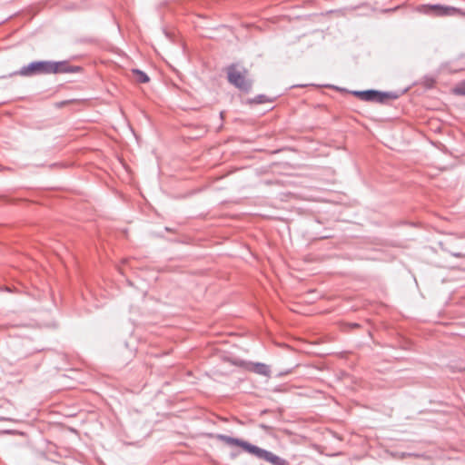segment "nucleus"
I'll return each instance as SVG.
<instances>
[{
  "label": "nucleus",
  "instance_id": "20e7f679",
  "mask_svg": "<svg viewBox=\"0 0 465 465\" xmlns=\"http://www.w3.org/2000/svg\"><path fill=\"white\" fill-rule=\"evenodd\" d=\"M428 8L434 12L437 15H461L462 12L456 7L453 6H444V5H430Z\"/></svg>",
  "mask_w": 465,
  "mask_h": 465
},
{
  "label": "nucleus",
  "instance_id": "f03ea898",
  "mask_svg": "<svg viewBox=\"0 0 465 465\" xmlns=\"http://www.w3.org/2000/svg\"><path fill=\"white\" fill-rule=\"evenodd\" d=\"M228 79L231 84L240 89L248 90L250 88V83L246 79L245 70L241 71L236 66H231L228 69Z\"/></svg>",
  "mask_w": 465,
  "mask_h": 465
},
{
  "label": "nucleus",
  "instance_id": "0eeeda50",
  "mask_svg": "<svg viewBox=\"0 0 465 465\" xmlns=\"http://www.w3.org/2000/svg\"><path fill=\"white\" fill-rule=\"evenodd\" d=\"M251 371L253 372L263 375V376H269L270 375V369L266 364L263 363H254L251 367Z\"/></svg>",
  "mask_w": 465,
  "mask_h": 465
},
{
  "label": "nucleus",
  "instance_id": "6e6552de",
  "mask_svg": "<svg viewBox=\"0 0 465 465\" xmlns=\"http://www.w3.org/2000/svg\"><path fill=\"white\" fill-rule=\"evenodd\" d=\"M133 72V74L134 76L135 77V80L139 83H148L149 82V77L146 74H144L143 72L140 71V70H137V69H134L132 71Z\"/></svg>",
  "mask_w": 465,
  "mask_h": 465
},
{
  "label": "nucleus",
  "instance_id": "7ed1b4c3",
  "mask_svg": "<svg viewBox=\"0 0 465 465\" xmlns=\"http://www.w3.org/2000/svg\"><path fill=\"white\" fill-rule=\"evenodd\" d=\"M249 453L255 455L256 457L264 460L272 464L278 465L280 464L281 459L274 455L273 453L267 451L265 450H262L259 447H256L254 445H251Z\"/></svg>",
  "mask_w": 465,
  "mask_h": 465
},
{
  "label": "nucleus",
  "instance_id": "1a4fd4ad",
  "mask_svg": "<svg viewBox=\"0 0 465 465\" xmlns=\"http://www.w3.org/2000/svg\"><path fill=\"white\" fill-rule=\"evenodd\" d=\"M453 93L460 95H465V82L458 84L454 89Z\"/></svg>",
  "mask_w": 465,
  "mask_h": 465
},
{
  "label": "nucleus",
  "instance_id": "f257e3e1",
  "mask_svg": "<svg viewBox=\"0 0 465 465\" xmlns=\"http://www.w3.org/2000/svg\"><path fill=\"white\" fill-rule=\"evenodd\" d=\"M79 71L80 67L71 65L65 61H39L33 62L28 65L24 66L19 72L14 73V74H19L22 76H32L35 74L77 73Z\"/></svg>",
  "mask_w": 465,
  "mask_h": 465
},
{
  "label": "nucleus",
  "instance_id": "423d86ee",
  "mask_svg": "<svg viewBox=\"0 0 465 465\" xmlns=\"http://www.w3.org/2000/svg\"><path fill=\"white\" fill-rule=\"evenodd\" d=\"M355 94L360 97L361 100L365 101H380L381 94L375 91H365V92H356Z\"/></svg>",
  "mask_w": 465,
  "mask_h": 465
},
{
  "label": "nucleus",
  "instance_id": "39448f33",
  "mask_svg": "<svg viewBox=\"0 0 465 465\" xmlns=\"http://www.w3.org/2000/svg\"><path fill=\"white\" fill-rule=\"evenodd\" d=\"M216 438L224 442L225 444L227 445H231V446H238V447H241L242 449H243L244 450H246L247 452H249V450H250V447L252 444L244 441V440H239V439H235V438H232V437H229V436H225V435H217Z\"/></svg>",
  "mask_w": 465,
  "mask_h": 465
}]
</instances>
